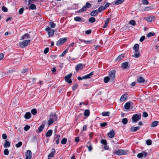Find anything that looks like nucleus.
<instances>
[{
  "instance_id": "nucleus-1",
  "label": "nucleus",
  "mask_w": 159,
  "mask_h": 159,
  "mask_svg": "<svg viewBox=\"0 0 159 159\" xmlns=\"http://www.w3.org/2000/svg\"><path fill=\"white\" fill-rule=\"evenodd\" d=\"M91 7V5L90 3L87 2L86 3L85 6H84L82 8L76 11V13H81L87 10V8H89Z\"/></svg>"
},
{
  "instance_id": "nucleus-2",
  "label": "nucleus",
  "mask_w": 159,
  "mask_h": 159,
  "mask_svg": "<svg viewBox=\"0 0 159 159\" xmlns=\"http://www.w3.org/2000/svg\"><path fill=\"white\" fill-rule=\"evenodd\" d=\"M30 40L29 39L23 40L19 43V45L21 47L24 48L28 46L30 44Z\"/></svg>"
},
{
  "instance_id": "nucleus-3",
  "label": "nucleus",
  "mask_w": 159,
  "mask_h": 159,
  "mask_svg": "<svg viewBox=\"0 0 159 159\" xmlns=\"http://www.w3.org/2000/svg\"><path fill=\"white\" fill-rule=\"evenodd\" d=\"M116 70H111L109 72L108 77L111 79V81H113L115 78Z\"/></svg>"
},
{
  "instance_id": "nucleus-4",
  "label": "nucleus",
  "mask_w": 159,
  "mask_h": 159,
  "mask_svg": "<svg viewBox=\"0 0 159 159\" xmlns=\"http://www.w3.org/2000/svg\"><path fill=\"white\" fill-rule=\"evenodd\" d=\"M128 151L123 149H119L118 150L115 152L114 154L119 156L126 155L128 153Z\"/></svg>"
},
{
  "instance_id": "nucleus-5",
  "label": "nucleus",
  "mask_w": 159,
  "mask_h": 159,
  "mask_svg": "<svg viewBox=\"0 0 159 159\" xmlns=\"http://www.w3.org/2000/svg\"><path fill=\"white\" fill-rule=\"evenodd\" d=\"M141 118V115L140 114H136L133 116L132 117V119L134 122H136Z\"/></svg>"
},
{
  "instance_id": "nucleus-6",
  "label": "nucleus",
  "mask_w": 159,
  "mask_h": 159,
  "mask_svg": "<svg viewBox=\"0 0 159 159\" xmlns=\"http://www.w3.org/2000/svg\"><path fill=\"white\" fill-rule=\"evenodd\" d=\"M45 30L48 33V36L49 37H52L54 34V30L52 29L49 27L47 28Z\"/></svg>"
},
{
  "instance_id": "nucleus-7",
  "label": "nucleus",
  "mask_w": 159,
  "mask_h": 159,
  "mask_svg": "<svg viewBox=\"0 0 159 159\" xmlns=\"http://www.w3.org/2000/svg\"><path fill=\"white\" fill-rule=\"evenodd\" d=\"M66 40L67 39L66 38H60L57 41L56 45L57 46H60L66 42Z\"/></svg>"
},
{
  "instance_id": "nucleus-8",
  "label": "nucleus",
  "mask_w": 159,
  "mask_h": 159,
  "mask_svg": "<svg viewBox=\"0 0 159 159\" xmlns=\"http://www.w3.org/2000/svg\"><path fill=\"white\" fill-rule=\"evenodd\" d=\"M147 155V152L145 151H143L141 153L138 154L137 156L138 157L140 158L142 157H146Z\"/></svg>"
},
{
  "instance_id": "nucleus-9",
  "label": "nucleus",
  "mask_w": 159,
  "mask_h": 159,
  "mask_svg": "<svg viewBox=\"0 0 159 159\" xmlns=\"http://www.w3.org/2000/svg\"><path fill=\"white\" fill-rule=\"evenodd\" d=\"M25 159H31L32 152L30 150H28L25 154Z\"/></svg>"
},
{
  "instance_id": "nucleus-10",
  "label": "nucleus",
  "mask_w": 159,
  "mask_h": 159,
  "mask_svg": "<svg viewBox=\"0 0 159 159\" xmlns=\"http://www.w3.org/2000/svg\"><path fill=\"white\" fill-rule=\"evenodd\" d=\"M83 69V64L80 63L77 64L75 67V70L76 71H78L79 70H82Z\"/></svg>"
},
{
  "instance_id": "nucleus-11",
  "label": "nucleus",
  "mask_w": 159,
  "mask_h": 159,
  "mask_svg": "<svg viewBox=\"0 0 159 159\" xmlns=\"http://www.w3.org/2000/svg\"><path fill=\"white\" fill-rule=\"evenodd\" d=\"M145 80L141 76H139L138 77L136 82L138 83H143L145 82Z\"/></svg>"
},
{
  "instance_id": "nucleus-12",
  "label": "nucleus",
  "mask_w": 159,
  "mask_h": 159,
  "mask_svg": "<svg viewBox=\"0 0 159 159\" xmlns=\"http://www.w3.org/2000/svg\"><path fill=\"white\" fill-rule=\"evenodd\" d=\"M86 147L88 148V150L90 152L93 149L92 145L90 141H89L87 142V144L86 145Z\"/></svg>"
},
{
  "instance_id": "nucleus-13",
  "label": "nucleus",
  "mask_w": 159,
  "mask_h": 159,
  "mask_svg": "<svg viewBox=\"0 0 159 159\" xmlns=\"http://www.w3.org/2000/svg\"><path fill=\"white\" fill-rule=\"evenodd\" d=\"M127 98V94L125 93L122 95L120 99L121 102H123L125 101Z\"/></svg>"
},
{
  "instance_id": "nucleus-14",
  "label": "nucleus",
  "mask_w": 159,
  "mask_h": 159,
  "mask_svg": "<svg viewBox=\"0 0 159 159\" xmlns=\"http://www.w3.org/2000/svg\"><path fill=\"white\" fill-rule=\"evenodd\" d=\"M56 153V151L55 149L52 148V151L51 153L48 155V157H54V154Z\"/></svg>"
},
{
  "instance_id": "nucleus-15",
  "label": "nucleus",
  "mask_w": 159,
  "mask_h": 159,
  "mask_svg": "<svg viewBox=\"0 0 159 159\" xmlns=\"http://www.w3.org/2000/svg\"><path fill=\"white\" fill-rule=\"evenodd\" d=\"M115 134L114 131L112 129V130L107 135L109 137L111 138L114 137Z\"/></svg>"
},
{
  "instance_id": "nucleus-16",
  "label": "nucleus",
  "mask_w": 159,
  "mask_h": 159,
  "mask_svg": "<svg viewBox=\"0 0 159 159\" xmlns=\"http://www.w3.org/2000/svg\"><path fill=\"white\" fill-rule=\"evenodd\" d=\"M30 37V36L29 34L28 33H25L21 37V39L23 40L28 39Z\"/></svg>"
},
{
  "instance_id": "nucleus-17",
  "label": "nucleus",
  "mask_w": 159,
  "mask_h": 159,
  "mask_svg": "<svg viewBox=\"0 0 159 159\" xmlns=\"http://www.w3.org/2000/svg\"><path fill=\"white\" fill-rule=\"evenodd\" d=\"M131 104H132V102H127L124 105V107L125 109L127 110H129V109Z\"/></svg>"
},
{
  "instance_id": "nucleus-18",
  "label": "nucleus",
  "mask_w": 159,
  "mask_h": 159,
  "mask_svg": "<svg viewBox=\"0 0 159 159\" xmlns=\"http://www.w3.org/2000/svg\"><path fill=\"white\" fill-rule=\"evenodd\" d=\"M50 118L54 121H57V117L55 114H51L50 116Z\"/></svg>"
},
{
  "instance_id": "nucleus-19",
  "label": "nucleus",
  "mask_w": 159,
  "mask_h": 159,
  "mask_svg": "<svg viewBox=\"0 0 159 159\" xmlns=\"http://www.w3.org/2000/svg\"><path fill=\"white\" fill-rule=\"evenodd\" d=\"M124 57V55L123 54H121L118 56L117 57L116 59V61H121Z\"/></svg>"
},
{
  "instance_id": "nucleus-20",
  "label": "nucleus",
  "mask_w": 159,
  "mask_h": 159,
  "mask_svg": "<svg viewBox=\"0 0 159 159\" xmlns=\"http://www.w3.org/2000/svg\"><path fill=\"white\" fill-rule=\"evenodd\" d=\"M10 146V143L9 141L6 140L4 144V148H8Z\"/></svg>"
},
{
  "instance_id": "nucleus-21",
  "label": "nucleus",
  "mask_w": 159,
  "mask_h": 159,
  "mask_svg": "<svg viewBox=\"0 0 159 159\" xmlns=\"http://www.w3.org/2000/svg\"><path fill=\"white\" fill-rule=\"evenodd\" d=\"M140 128L139 126L132 127L130 128V130L132 132H135L138 130Z\"/></svg>"
},
{
  "instance_id": "nucleus-22",
  "label": "nucleus",
  "mask_w": 159,
  "mask_h": 159,
  "mask_svg": "<svg viewBox=\"0 0 159 159\" xmlns=\"http://www.w3.org/2000/svg\"><path fill=\"white\" fill-rule=\"evenodd\" d=\"M98 13V11L97 10L93 11L90 13V15L92 16H95Z\"/></svg>"
},
{
  "instance_id": "nucleus-23",
  "label": "nucleus",
  "mask_w": 159,
  "mask_h": 159,
  "mask_svg": "<svg viewBox=\"0 0 159 159\" xmlns=\"http://www.w3.org/2000/svg\"><path fill=\"white\" fill-rule=\"evenodd\" d=\"M146 20L148 22H151L153 20L154 18L155 17L154 16H149L148 17H146Z\"/></svg>"
},
{
  "instance_id": "nucleus-24",
  "label": "nucleus",
  "mask_w": 159,
  "mask_h": 159,
  "mask_svg": "<svg viewBox=\"0 0 159 159\" xmlns=\"http://www.w3.org/2000/svg\"><path fill=\"white\" fill-rule=\"evenodd\" d=\"M31 117V114L30 112H27L25 115V118L26 119H29Z\"/></svg>"
},
{
  "instance_id": "nucleus-25",
  "label": "nucleus",
  "mask_w": 159,
  "mask_h": 159,
  "mask_svg": "<svg viewBox=\"0 0 159 159\" xmlns=\"http://www.w3.org/2000/svg\"><path fill=\"white\" fill-rule=\"evenodd\" d=\"M128 65V63L127 62H125L123 63L121 65V66L122 68L124 69H125L127 68V67Z\"/></svg>"
},
{
  "instance_id": "nucleus-26",
  "label": "nucleus",
  "mask_w": 159,
  "mask_h": 159,
  "mask_svg": "<svg viewBox=\"0 0 159 159\" xmlns=\"http://www.w3.org/2000/svg\"><path fill=\"white\" fill-rule=\"evenodd\" d=\"M52 131L51 129L48 130L46 134V136L47 137H50L52 134Z\"/></svg>"
},
{
  "instance_id": "nucleus-27",
  "label": "nucleus",
  "mask_w": 159,
  "mask_h": 159,
  "mask_svg": "<svg viewBox=\"0 0 159 159\" xmlns=\"http://www.w3.org/2000/svg\"><path fill=\"white\" fill-rule=\"evenodd\" d=\"M139 48V45L138 44H136L133 47V49L135 52H137L138 51Z\"/></svg>"
},
{
  "instance_id": "nucleus-28",
  "label": "nucleus",
  "mask_w": 159,
  "mask_h": 159,
  "mask_svg": "<svg viewBox=\"0 0 159 159\" xmlns=\"http://www.w3.org/2000/svg\"><path fill=\"white\" fill-rule=\"evenodd\" d=\"M29 9L36 10V7L35 5L34 4H31L29 7Z\"/></svg>"
},
{
  "instance_id": "nucleus-29",
  "label": "nucleus",
  "mask_w": 159,
  "mask_h": 159,
  "mask_svg": "<svg viewBox=\"0 0 159 159\" xmlns=\"http://www.w3.org/2000/svg\"><path fill=\"white\" fill-rule=\"evenodd\" d=\"M90 115V111L88 109L84 111V115L85 116H88Z\"/></svg>"
},
{
  "instance_id": "nucleus-30",
  "label": "nucleus",
  "mask_w": 159,
  "mask_h": 159,
  "mask_svg": "<svg viewBox=\"0 0 159 159\" xmlns=\"http://www.w3.org/2000/svg\"><path fill=\"white\" fill-rule=\"evenodd\" d=\"M82 42H83L86 44H90L92 43L93 41L92 40H80Z\"/></svg>"
},
{
  "instance_id": "nucleus-31",
  "label": "nucleus",
  "mask_w": 159,
  "mask_h": 159,
  "mask_svg": "<svg viewBox=\"0 0 159 159\" xmlns=\"http://www.w3.org/2000/svg\"><path fill=\"white\" fill-rule=\"evenodd\" d=\"M44 127V125L42 123V125L38 128V130L39 133L41 132L43 130Z\"/></svg>"
},
{
  "instance_id": "nucleus-32",
  "label": "nucleus",
  "mask_w": 159,
  "mask_h": 159,
  "mask_svg": "<svg viewBox=\"0 0 159 159\" xmlns=\"http://www.w3.org/2000/svg\"><path fill=\"white\" fill-rule=\"evenodd\" d=\"M110 112H103L102 113V115L103 116H109Z\"/></svg>"
},
{
  "instance_id": "nucleus-33",
  "label": "nucleus",
  "mask_w": 159,
  "mask_h": 159,
  "mask_svg": "<svg viewBox=\"0 0 159 159\" xmlns=\"http://www.w3.org/2000/svg\"><path fill=\"white\" fill-rule=\"evenodd\" d=\"M109 81H111V79L108 76L105 77L104 79V81L105 83H107Z\"/></svg>"
},
{
  "instance_id": "nucleus-34",
  "label": "nucleus",
  "mask_w": 159,
  "mask_h": 159,
  "mask_svg": "<svg viewBox=\"0 0 159 159\" xmlns=\"http://www.w3.org/2000/svg\"><path fill=\"white\" fill-rule=\"evenodd\" d=\"M72 76V74L70 73L67 75L65 77V79L66 81H67L69 79H70V78Z\"/></svg>"
},
{
  "instance_id": "nucleus-35",
  "label": "nucleus",
  "mask_w": 159,
  "mask_h": 159,
  "mask_svg": "<svg viewBox=\"0 0 159 159\" xmlns=\"http://www.w3.org/2000/svg\"><path fill=\"white\" fill-rule=\"evenodd\" d=\"M82 19L81 17L76 16L74 18V20L76 21H81Z\"/></svg>"
},
{
  "instance_id": "nucleus-36",
  "label": "nucleus",
  "mask_w": 159,
  "mask_h": 159,
  "mask_svg": "<svg viewBox=\"0 0 159 159\" xmlns=\"http://www.w3.org/2000/svg\"><path fill=\"white\" fill-rule=\"evenodd\" d=\"M93 72H92L89 74L85 75L86 79H89L91 78V76L93 75Z\"/></svg>"
},
{
  "instance_id": "nucleus-37",
  "label": "nucleus",
  "mask_w": 159,
  "mask_h": 159,
  "mask_svg": "<svg viewBox=\"0 0 159 159\" xmlns=\"http://www.w3.org/2000/svg\"><path fill=\"white\" fill-rule=\"evenodd\" d=\"M158 124V121H154L151 125L152 127H155Z\"/></svg>"
},
{
  "instance_id": "nucleus-38",
  "label": "nucleus",
  "mask_w": 159,
  "mask_h": 159,
  "mask_svg": "<svg viewBox=\"0 0 159 159\" xmlns=\"http://www.w3.org/2000/svg\"><path fill=\"white\" fill-rule=\"evenodd\" d=\"M109 19H110L109 18V19H107V20H106L105 21V24H104V25L103 26V28H106V27H107V26L108 25V24L109 21Z\"/></svg>"
},
{
  "instance_id": "nucleus-39",
  "label": "nucleus",
  "mask_w": 159,
  "mask_h": 159,
  "mask_svg": "<svg viewBox=\"0 0 159 159\" xmlns=\"http://www.w3.org/2000/svg\"><path fill=\"white\" fill-rule=\"evenodd\" d=\"M96 21V19L94 17H91L89 20V21L91 23H93Z\"/></svg>"
},
{
  "instance_id": "nucleus-40",
  "label": "nucleus",
  "mask_w": 159,
  "mask_h": 159,
  "mask_svg": "<svg viewBox=\"0 0 159 159\" xmlns=\"http://www.w3.org/2000/svg\"><path fill=\"white\" fill-rule=\"evenodd\" d=\"M124 0H117L115 2V4L116 5H119V4H121V3H122L123 2Z\"/></svg>"
},
{
  "instance_id": "nucleus-41",
  "label": "nucleus",
  "mask_w": 159,
  "mask_h": 159,
  "mask_svg": "<svg viewBox=\"0 0 159 159\" xmlns=\"http://www.w3.org/2000/svg\"><path fill=\"white\" fill-rule=\"evenodd\" d=\"M105 9V7H104L103 6H101L98 8V11L99 12H101L102 11Z\"/></svg>"
},
{
  "instance_id": "nucleus-42",
  "label": "nucleus",
  "mask_w": 159,
  "mask_h": 159,
  "mask_svg": "<svg viewBox=\"0 0 159 159\" xmlns=\"http://www.w3.org/2000/svg\"><path fill=\"white\" fill-rule=\"evenodd\" d=\"M101 143L104 145H106L107 144V140L104 139L101 140Z\"/></svg>"
},
{
  "instance_id": "nucleus-43",
  "label": "nucleus",
  "mask_w": 159,
  "mask_h": 159,
  "mask_svg": "<svg viewBox=\"0 0 159 159\" xmlns=\"http://www.w3.org/2000/svg\"><path fill=\"white\" fill-rule=\"evenodd\" d=\"M122 121L124 125H125L128 122V120L126 118H124L122 119Z\"/></svg>"
},
{
  "instance_id": "nucleus-44",
  "label": "nucleus",
  "mask_w": 159,
  "mask_h": 159,
  "mask_svg": "<svg viewBox=\"0 0 159 159\" xmlns=\"http://www.w3.org/2000/svg\"><path fill=\"white\" fill-rule=\"evenodd\" d=\"M67 142V139L66 138H63L61 141V143L62 144H65Z\"/></svg>"
},
{
  "instance_id": "nucleus-45",
  "label": "nucleus",
  "mask_w": 159,
  "mask_h": 159,
  "mask_svg": "<svg viewBox=\"0 0 159 159\" xmlns=\"http://www.w3.org/2000/svg\"><path fill=\"white\" fill-rule=\"evenodd\" d=\"M22 144V142L21 141H19L17 144H16V147L17 148H18L21 147Z\"/></svg>"
},
{
  "instance_id": "nucleus-46",
  "label": "nucleus",
  "mask_w": 159,
  "mask_h": 159,
  "mask_svg": "<svg viewBox=\"0 0 159 159\" xmlns=\"http://www.w3.org/2000/svg\"><path fill=\"white\" fill-rule=\"evenodd\" d=\"M155 34V33H154V32H149V33H148L147 34V36L148 37H150L154 36Z\"/></svg>"
},
{
  "instance_id": "nucleus-47",
  "label": "nucleus",
  "mask_w": 159,
  "mask_h": 159,
  "mask_svg": "<svg viewBox=\"0 0 159 159\" xmlns=\"http://www.w3.org/2000/svg\"><path fill=\"white\" fill-rule=\"evenodd\" d=\"M31 112L33 115H35L37 113V111L35 109H33L31 110Z\"/></svg>"
},
{
  "instance_id": "nucleus-48",
  "label": "nucleus",
  "mask_w": 159,
  "mask_h": 159,
  "mask_svg": "<svg viewBox=\"0 0 159 159\" xmlns=\"http://www.w3.org/2000/svg\"><path fill=\"white\" fill-rule=\"evenodd\" d=\"M107 122H102L100 124V125L102 127H104L107 126Z\"/></svg>"
},
{
  "instance_id": "nucleus-49",
  "label": "nucleus",
  "mask_w": 159,
  "mask_h": 159,
  "mask_svg": "<svg viewBox=\"0 0 159 159\" xmlns=\"http://www.w3.org/2000/svg\"><path fill=\"white\" fill-rule=\"evenodd\" d=\"M146 143L148 145H151L152 142L150 139H148L146 141Z\"/></svg>"
},
{
  "instance_id": "nucleus-50",
  "label": "nucleus",
  "mask_w": 159,
  "mask_h": 159,
  "mask_svg": "<svg viewBox=\"0 0 159 159\" xmlns=\"http://www.w3.org/2000/svg\"><path fill=\"white\" fill-rule=\"evenodd\" d=\"M68 50L67 49H66L64 52H63L61 54L59 55V57H63L66 53L67 52Z\"/></svg>"
},
{
  "instance_id": "nucleus-51",
  "label": "nucleus",
  "mask_w": 159,
  "mask_h": 159,
  "mask_svg": "<svg viewBox=\"0 0 159 159\" xmlns=\"http://www.w3.org/2000/svg\"><path fill=\"white\" fill-rule=\"evenodd\" d=\"M129 23L133 25H136V22L135 21L133 20H130L129 22Z\"/></svg>"
},
{
  "instance_id": "nucleus-52",
  "label": "nucleus",
  "mask_w": 159,
  "mask_h": 159,
  "mask_svg": "<svg viewBox=\"0 0 159 159\" xmlns=\"http://www.w3.org/2000/svg\"><path fill=\"white\" fill-rule=\"evenodd\" d=\"M54 121L50 118L49 120L48 121V125H50L53 123Z\"/></svg>"
},
{
  "instance_id": "nucleus-53",
  "label": "nucleus",
  "mask_w": 159,
  "mask_h": 159,
  "mask_svg": "<svg viewBox=\"0 0 159 159\" xmlns=\"http://www.w3.org/2000/svg\"><path fill=\"white\" fill-rule=\"evenodd\" d=\"M39 0H29L28 1V4L29 5L30 3H34L35 2H39Z\"/></svg>"
},
{
  "instance_id": "nucleus-54",
  "label": "nucleus",
  "mask_w": 159,
  "mask_h": 159,
  "mask_svg": "<svg viewBox=\"0 0 159 159\" xmlns=\"http://www.w3.org/2000/svg\"><path fill=\"white\" fill-rule=\"evenodd\" d=\"M30 126L28 125H26L24 127V129L25 131H27L30 129Z\"/></svg>"
},
{
  "instance_id": "nucleus-55",
  "label": "nucleus",
  "mask_w": 159,
  "mask_h": 159,
  "mask_svg": "<svg viewBox=\"0 0 159 159\" xmlns=\"http://www.w3.org/2000/svg\"><path fill=\"white\" fill-rule=\"evenodd\" d=\"M140 56V54L139 53H135L134 55H132L133 57H134L136 58L139 57Z\"/></svg>"
},
{
  "instance_id": "nucleus-56",
  "label": "nucleus",
  "mask_w": 159,
  "mask_h": 159,
  "mask_svg": "<svg viewBox=\"0 0 159 159\" xmlns=\"http://www.w3.org/2000/svg\"><path fill=\"white\" fill-rule=\"evenodd\" d=\"M78 87V85L77 84H75V85H74L72 87V90L73 91L75 90Z\"/></svg>"
},
{
  "instance_id": "nucleus-57",
  "label": "nucleus",
  "mask_w": 159,
  "mask_h": 159,
  "mask_svg": "<svg viewBox=\"0 0 159 159\" xmlns=\"http://www.w3.org/2000/svg\"><path fill=\"white\" fill-rule=\"evenodd\" d=\"M9 151L7 149H5L4 151V153L5 155H8L9 154Z\"/></svg>"
},
{
  "instance_id": "nucleus-58",
  "label": "nucleus",
  "mask_w": 159,
  "mask_h": 159,
  "mask_svg": "<svg viewBox=\"0 0 159 159\" xmlns=\"http://www.w3.org/2000/svg\"><path fill=\"white\" fill-rule=\"evenodd\" d=\"M24 11V9L23 8H20L19 11V14L20 15L22 14L23 13Z\"/></svg>"
},
{
  "instance_id": "nucleus-59",
  "label": "nucleus",
  "mask_w": 159,
  "mask_h": 159,
  "mask_svg": "<svg viewBox=\"0 0 159 159\" xmlns=\"http://www.w3.org/2000/svg\"><path fill=\"white\" fill-rule=\"evenodd\" d=\"M2 10L4 12H7L8 11V9L7 8H6L5 6H3L2 7Z\"/></svg>"
},
{
  "instance_id": "nucleus-60",
  "label": "nucleus",
  "mask_w": 159,
  "mask_h": 159,
  "mask_svg": "<svg viewBox=\"0 0 159 159\" xmlns=\"http://www.w3.org/2000/svg\"><path fill=\"white\" fill-rule=\"evenodd\" d=\"M50 26L52 28H54L56 26L55 24L53 22H51L50 23Z\"/></svg>"
},
{
  "instance_id": "nucleus-61",
  "label": "nucleus",
  "mask_w": 159,
  "mask_h": 159,
  "mask_svg": "<svg viewBox=\"0 0 159 159\" xmlns=\"http://www.w3.org/2000/svg\"><path fill=\"white\" fill-rule=\"evenodd\" d=\"M49 49L48 47L46 48L44 51V54H46L49 51Z\"/></svg>"
},
{
  "instance_id": "nucleus-62",
  "label": "nucleus",
  "mask_w": 159,
  "mask_h": 159,
  "mask_svg": "<svg viewBox=\"0 0 159 159\" xmlns=\"http://www.w3.org/2000/svg\"><path fill=\"white\" fill-rule=\"evenodd\" d=\"M142 3L144 4L147 5L148 3V2L147 0H143Z\"/></svg>"
},
{
  "instance_id": "nucleus-63",
  "label": "nucleus",
  "mask_w": 159,
  "mask_h": 159,
  "mask_svg": "<svg viewBox=\"0 0 159 159\" xmlns=\"http://www.w3.org/2000/svg\"><path fill=\"white\" fill-rule=\"evenodd\" d=\"M91 32L92 30H86L85 31V33L87 34H89L91 33Z\"/></svg>"
},
{
  "instance_id": "nucleus-64",
  "label": "nucleus",
  "mask_w": 159,
  "mask_h": 159,
  "mask_svg": "<svg viewBox=\"0 0 159 159\" xmlns=\"http://www.w3.org/2000/svg\"><path fill=\"white\" fill-rule=\"evenodd\" d=\"M145 37L144 36H142L139 39V41L141 42H142L145 39Z\"/></svg>"
}]
</instances>
